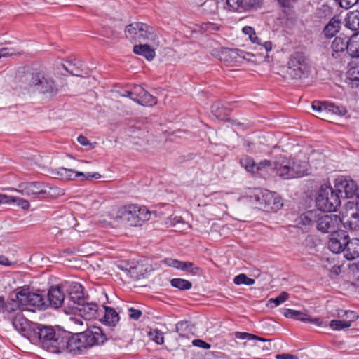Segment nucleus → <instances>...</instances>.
<instances>
[{"mask_svg": "<svg viewBox=\"0 0 359 359\" xmlns=\"http://www.w3.org/2000/svg\"><path fill=\"white\" fill-rule=\"evenodd\" d=\"M151 212L146 207H139L137 205H129L118 208L115 215H109V219L104 218L100 220L104 226H112L114 222H124L131 226L141 225L142 222L148 221L150 219Z\"/></svg>", "mask_w": 359, "mask_h": 359, "instance_id": "nucleus-1", "label": "nucleus"}, {"mask_svg": "<svg viewBox=\"0 0 359 359\" xmlns=\"http://www.w3.org/2000/svg\"><path fill=\"white\" fill-rule=\"evenodd\" d=\"M275 175L283 180L302 177L308 174V164L305 161L280 156L275 161Z\"/></svg>", "mask_w": 359, "mask_h": 359, "instance_id": "nucleus-2", "label": "nucleus"}, {"mask_svg": "<svg viewBox=\"0 0 359 359\" xmlns=\"http://www.w3.org/2000/svg\"><path fill=\"white\" fill-rule=\"evenodd\" d=\"M61 336L56 335L55 330L51 327H47L36 323L34 327L31 341H39L42 347L48 351L55 353L59 351V342Z\"/></svg>", "mask_w": 359, "mask_h": 359, "instance_id": "nucleus-3", "label": "nucleus"}, {"mask_svg": "<svg viewBox=\"0 0 359 359\" xmlns=\"http://www.w3.org/2000/svg\"><path fill=\"white\" fill-rule=\"evenodd\" d=\"M316 203L318 209L321 211L333 212L340 205L341 201L338 194L332 187L323 184L318 191Z\"/></svg>", "mask_w": 359, "mask_h": 359, "instance_id": "nucleus-4", "label": "nucleus"}, {"mask_svg": "<svg viewBox=\"0 0 359 359\" xmlns=\"http://www.w3.org/2000/svg\"><path fill=\"white\" fill-rule=\"evenodd\" d=\"M252 198L258 208L266 211H277L283 206L281 198L275 192L267 189H255Z\"/></svg>", "mask_w": 359, "mask_h": 359, "instance_id": "nucleus-5", "label": "nucleus"}, {"mask_svg": "<svg viewBox=\"0 0 359 359\" xmlns=\"http://www.w3.org/2000/svg\"><path fill=\"white\" fill-rule=\"evenodd\" d=\"M308 68V60L304 54L294 53L289 57L284 76L292 79H300L306 73Z\"/></svg>", "mask_w": 359, "mask_h": 359, "instance_id": "nucleus-6", "label": "nucleus"}, {"mask_svg": "<svg viewBox=\"0 0 359 359\" xmlns=\"http://www.w3.org/2000/svg\"><path fill=\"white\" fill-rule=\"evenodd\" d=\"M52 188L41 182H23L17 190L21 194L32 198H46L53 195Z\"/></svg>", "mask_w": 359, "mask_h": 359, "instance_id": "nucleus-7", "label": "nucleus"}, {"mask_svg": "<svg viewBox=\"0 0 359 359\" xmlns=\"http://www.w3.org/2000/svg\"><path fill=\"white\" fill-rule=\"evenodd\" d=\"M13 298L18 306V311H23L25 306L43 309L46 306L43 298L40 294L29 292L25 289L17 292Z\"/></svg>", "mask_w": 359, "mask_h": 359, "instance_id": "nucleus-8", "label": "nucleus"}, {"mask_svg": "<svg viewBox=\"0 0 359 359\" xmlns=\"http://www.w3.org/2000/svg\"><path fill=\"white\" fill-rule=\"evenodd\" d=\"M59 351L56 353H69L74 355L82 354L88 348L81 334L78 333L70 338L61 337L59 342Z\"/></svg>", "mask_w": 359, "mask_h": 359, "instance_id": "nucleus-9", "label": "nucleus"}, {"mask_svg": "<svg viewBox=\"0 0 359 359\" xmlns=\"http://www.w3.org/2000/svg\"><path fill=\"white\" fill-rule=\"evenodd\" d=\"M341 214L340 224L345 229L356 230L359 228V213L355 203H347Z\"/></svg>", "mask_w": 359, "mask_h": 359, "instance_id": "nucleus-10", "label": "nucleus"}, {"mask_svg": "<svg viewBox=\"0 0 359 359\" xmlns=\"http://www.w3.org/2000/svg\"><path fill=\"white\" fill-rule=\"evenodd\" d=\"M12 324L15 329L23 337L27 338L29 341L34 327H36V323L29 321L22 313V311H17L11 314Z\"/></svg>", "mask_w": 359, "mask_h": 359, "instance_id": "nucleus-11", "label": "nucleus"}, {"mask_svg": "<svg viewBox=\"0 0 359 359\" xmlns=\"http://www.w3.org/2000/svg\"><path fill=\"white\" fill-rule=\"evenodd\" d=\"M32 83L37 86L43 93H57L58 90L57 85L48 73L39 72L33 74Z\"/></svg>", "mask_w": 359, "mask_h": 359, "instance_id": "nucleus-12", "label": "nucleus"}, {"mask_svg": "<svg viewBox=\"0 0 359 359\" xmlns=\"http://www.w3.org/2000/svg\"><path fill=\"white\" fill-rule=\"evenodd\" d=\"M340 224V217L336 215H327L318 212L316 219V228L323 233H332Z\"/></svg>", "mask_w": 359, "mask_h": 359, "instance_id": "nucleus-13", "label": "nucleus"}, {"mask_svg": "<svg viewBox=\"0 0 359 359\" xmlns=\"http://www.w3.org/2000/svg\"><path fill=\"white\" fill-rule=\"evenodd\" d=\"M81 334L88 348L102 344L107 340L102 330L96 326L91 327Z\"/></svg>", "mask_w": 359, "mask_h": 359, "instance_id": "nucleus-14", "label": "nucleus"}, {"mask_svg": "<svg viewBox=\"0 0 359 359\" xmlns=\"http://www.w3.org/2000/svg\"><path fill=\"white\" fill-rule=\"evenodd\" d=\"M349 239V236L346 231L336 230L330 234L329 248L334 253H339L345 248Z\"/></svg>", "mask_w": 359, "mask_h": 359, "instance_id": "nucleus-15", "label": "nucleus"}, {"mask_svg": "<svg viewBox=\"0 0 359 359\" xmlns=\"http://www.w3.org/2000/svg\"><path fill=\"white\" fill-rule=\"evenodd\" d=\"M79 314L87 320L101 318L103 315V309L94 302H83L79 304Z\"/></svg>", "mask_w": 359, "mask_h": 359, "instance_id": "nucleus-16", "label": "nucleus"}, {"mask_svg": "<svg viewBox=\"0 0 359 359\" xmlns=\"http://www.w3.org/2000/svg\"><path fill=\"white\" fill-rule=\"evenodd\" d=\"M226 3L233 11L243 12L260 8L263 0H226Z\"/></svg>", "mask_w": 359, "mask_h": 359, "instance_id": "nucleus-17", "label": "nucleus"}, {"mask_svg": "<svg viewBox=\"0 0 359 359\" xmlns=\"http://www.w3.org/2000/svg\"><path fill=\"white\" fill-rule=\"evenodd\" d=\"M57 175L63 180H72L78 177H83L85 180L90 179H100L101 177V175L98 172H76L72 169H67L65 168L61 167L57 170Z\"/></svg>", "mask_w": 359, "mask_h": 359, "instance_id": "nucleus-18", "label": "nucleus"}, {"mask_svg": "<svg viewBox=\"0 0 359 359\" xmlns=\"http://www.w3.org/2000/svg\"><path fill=\"white\" fill-rule=\"evenodd\" d=\"M337 191L344 192L346 198L357 197L358 194V187L355 182L352 180H342L337 184Z\"/></svg>", "mask_w": 359, "mask_h": 359, "instance_id": "nucleus-19", "label": "nucleus"}, {"mask_svg": "<svg viewBox=\"0 0 359 359\" xmlns=\"http://www.w3.org/2000/svg\"><path fill=\"white\" fill-rule=\"evenodd\" d=\"M275 161L264 160L257 164V168L254 175L266 179L273 174L275 175Z\"/></svg>", "mask_w": 359, "mask_h": 359, "instance_id": "nucleus-20", "label": "nucleus"}, {"mask_svg": "<svg viewBox=\"0 0 359 359\" xmlns=\"http://www.w3.org/2000/svg\"><path fill=\"white\" fill-rule=\"evenodd\" d=\"M49 304L54 308L60 307L65 301V294L60 286L51 287L48 292Z\"/></svg>", "mask_w": 359, "mask_h": 359, "instance_id": "nucleus-21", "label": "nucleus"}, {"mask_svg": "<svg viewBox=\"0 0 359 359\" xmlns=\"http://www.w3.org/2000/svg\"><path fill=\"white\" fill-rule=\"evenodd\" d=\"M149 33L151 32V29L149 27V25L142 23V22H134L128 25L126 27L125 32L127 37H130L134 39L135 40H139V34L140 32L144 31Z\"/></svg>", "mask_w": 359, "mask_h": 359, "instance_id": "nucleus-22", "label": "nucleus"}, {"mask_svg": "<svg viewBox=\"0 0 359 359\" xmlns=\"http://www.w3.org/2000/svg\"><path fill=\"white\" fill-rule=\"evenodd\" d=\"M346 83L352 88L359 86V65L354 62L349 63Z\"/></svg>", "mask_w": 359, "mask_h": 359, "instance_id": "nucleus-23", "label": "nucleus"}, {"mask_svg": "<svg viewBox=\"0 0 359 359\" xmlns=\"http://www.w3.org/2000/svg\"><path fill=\"white\" fill-rule=\"evenodd\" d=\"M348 260H353L359 257V239H349L341 251Z\"/></svg>", "mask_w": 359, "mask_h": 359, "instance_id": "nucleus-24", "label": "nucleus"}, {"mask_svg": "<svg viewBox=\"0 0 359 359\" xmlns=\"http://www.w3.org/2000/svg\"><path fill=\"white\" fill-rule=\"evenodd\" d=\"M158 46H152L150 43L135 45L133 47V52L136 55H140L144 57L147 60H152L155 55V49Z\"/></svg>", "mask_w": 359, "mask_h": 359, "instance_id": "nucleus-25", "label": "nucleus"}, {"mask_svg": "<svg viewBox=\"0 0 359 359\" xmlns=\"http://www.w3.org/2000/svg\"><path fill=\"white\" fill-rule=\"evenodd\" d=\"M69 298L74 304H81L83 302V287L79 283H72L68 290Z\"/></svg>", "mask_w": 359, "mask_h": 359, "instance_id": "nucleus-26", "label": "nucleus"}, {"mask_svg": "<svg viewBox=\"0 0 359 359\" xmlns=\"http://www.w3.org/2000/svg\"><path fill=\"white\" fill-rule=\"evenodd\" d=\"M318 210H312L302 214L296 219L297 224L310 226L313 223H316V219L318 217Z\"/></svg>", "mask_w": 359, "mask_h": 359, "instance_id": "nucleus-27", "label": "nucleus"}, {"mask_svg": "<svg viewBox=\"0 0 359 359\" xmlns=\"http://www.w3.org/2000/svg\"><path fill=\"white\" fill-rule=\"evenodd\" d=\"M18 308V306L13 297L5 302L4 298L0 296V312L4 313L8 318H11V314L15 313Z\"/></svg>", "mask_w": 359, "mask_h": 359, "instance_id": "nucleus-28", "label": "nucleus"}, {"mask_svg": "<svg viewBox=\"0 0 359 359\" xmlns=\"http://www.w3.org/2000/svg\"><path fill=\"white\" fill-rule=\"evenodd\" d=\"M149 27L151 29V34H149V32H146L144 31L145 29L144 28V31L142 32H141L140 34H139L138 41L140 42H145V43H150L152 46H158L159 39L158 35L155 32L154 28L150 25H149ZM146 29L147 30L148 29Z\"/></svg>", "mask_w": 359, "mask_h": 359, "instance_id": "nucleus-29", "label": "nucleus"}, {"mask_svg": "<svg viewBox=\"0 0 359 359\" xmlns=\"http://www.w3.org/2000/svg\"><path fill=\"white\" fill-rule=\"evenodd\" d=\"M340 27L341 21L333 17L324 27L323 33L326 38H332L339 31Z\"/></svg>", "mask_w": 359, "mask_h": 359, "instance_id": "nucleus-30", "label": "nucleus"}, {"mask_svg": "<svg viewBox=\"0 0 359 359\" xmlns=\"http://www.w3.org/2000/svg\"><path fill=\"white\" fill-rule=\"evenodd\" d=\"M243 52L238 49L224 48L221 53V60L226 62H237L239 58H245Z\"/></svg>", "mask_w": 359, "mask_h": 359, "instance_id": "nucleus-31", "label": "nucleus"}, {"mask_svg": "<svg viewBox=\"0 0 359 359\" xmlns=\"http://www.w3.org/2000/svg\"><path fill=\"white\" fill-rule=\"evenodd\" d=\"M348 41L345 38L336 37L332 43V56L337 58L339 53L347 50Z\"/></svg>", "mask_w": 359, "mask_h": 359, "instance_id": "nucleus-32", "label": "nucleus"}, {"mask_svg": "<svg viewBox=\"0 0 359 359\" xmlns=\"http://www.w3.org/2000/svg\"><path fill=\"white\" fill-rule=\"evenodd\" d=\"M103 309L104 322L109 326H115L119 321L118 313L112 308L109 306H102Z\"/></svg>", "mask_w": 359, "mask_h": 359, "instance_id": "nucleus-33", "label": "nucleus"}, {"mask_svg": "<svg viewBox=\"0 0 359 359\" xmlns=\"http://www.w3.org/2000/svg\"><path fill=\"white\" fill-rule=\"evenodd\" d=\"M347 52L352 57H359V32L348 40Z\"/></svg>", "mask_w": 359, "mask_h": 359, "instance_id": "nucleus-34", "label": "nucleus"}, {"mask_svg": "<svg viewBox=\"0 0 359 359\" xmlns=\"http://www.w3.org/2000/svg\"><path fill=\"white\" fill-rule=\"evenodd\" d=\"M201 8V12L205 15H216L218 9L217 0H205L201 4L196 3Z\"/></svg>", "mask_w": 359, "mask_h": 359, "instance_id": "nucleus-35", "label": "nucleus"}, {"mask_svg": "<svg viewBox=\"0 0 359 359\" xmlns=\"http://www.w3.org/2000/svg\"><path fill=\"white\" fill-rule=\"evenodd\" d=\"M345 26L351 29L357 30L359 29V11H353L347 13L345 18Z\"/></svg>", "mask_w": 359, "mask_h": 359, "instance_id": "nucleus-36", "label": "nucleus"}, {"mask_svg": "<svg viewBox=\"0 0 359 359\" xmlns=\"http://www.w3.org/2000/svg\"><path fill=\"white\" fill-rule=\"evenodd\" d=\"M283 315L286 318H294L304 323H307V320H309V316H308L306 313L291 309H285Z\"/></svg>", "mask_w": 359, "mask_h": 359, "instance_id": "nucleus-37", "label": "nucleus"}, {"mask_svg": "<svg viewBox=\"0 0 359 359\" xmlns=\"http://www.w3.org/2000/svg\"><path fill=\"white\" fill-rule=\"evenodd\" d=\"M137 99L138 100L137 103L142 106L152 107L157 104V98L149 94L146 90L141 98Z\"/></svg>", "mask_w": 359, "mask_h": 359, "instance_id": "nucleus-38", "label": "nucleus"}, {"mask_svg": "<svg viewBox=\"0 0 359 359\" xmlns=\"http://www.w3.org/2000/svg\"><path fill=\"white\" fill-rule=\"evenodd\" d=\"M171 285L181 290H189L192 284L187 280L182 278H173L170 281Z\"/></svg>", "mask_w": 359, "mask_h": 359, "instance_id": "nucleus-39", "label": "nucleus"}, {"mask_svg": "<svg viewBox=\"0 0 359 359\" xmlns=\"http://www.w3.org/2000/svg\"><path fill=\"white\" fill-rule=\"evenodd\" d=\"M241 165L249 172L255 175L257 164H255L252 158L249 156H245L241 159Z\"/></svg>", "mask_w": 359, "mask_h": 359, "instance_id": "nucleus-40", "label": "nucleus"}, {"mask_svg": "<svg viewBox=\"0 0 359 359\" xmlns=\"http://www.w3.org/2000/svg\"><path fill=\"white\" fill-rule=\"evenodd\" d=\"M325 107L326 114L328 112H331L334 114L344 116L346 113V109L344 107L337 106L333 103H327Z\"/></svg>", "mask_w": 359, "mask_h": 359, "instance_id": "nucleus-41", "label": "nucleus"}, {"mask_svg": "<svg viewBox=\"0 0 359 359\" xmlns=\"http://www.w3.org/2000/svg\"><path fill=\"white\" fill-rule=\"evenodd\" d=\"M330 327L333 330H341L351 327V324L345 320H332L330 323Z\"/></svg>", "mask_w": 359, "mask_h": 359, "instance_id": "nucleus-42", "label": "nucleus"}, {"mask_svg": "<svg viewBox=\"0 0 359 359\" xmlns=\"http://www.w3.org/2000/svg\"><path fill=\"white\" fill-rule=\"evenodd\" d=\"M233 283L236 285L244 284L246 285H252L255 283V280L248 277L244 273H241L233 278Z\"/></svg>", "mask_w": 359, "mask_h": 359, "instance_id": "nucleus-43", "label": "nucleus"}, {"mask_svg": "<svg viewBox=\"0 0 359 359\" xmlns=\"http://www.w3.org/2000/svg\"><path fill=\"white\" fill-rule=\"evenodd\" d=\"M144 90H145L142 86L136 85L128 91V95H130V98L137 102L138 100L137 98H141Z\"/></svg>", "mask_w": 359, "mask_h": 359, "instance_id": "nucleus-44", "label": "nucleus"}, {"mask_svg": "<svg viewBox=\"0 0 359 359\" xmlns=\"http://www.w3.org/2000/svg\"><path fill=\"white\" fill-rule=\"evenodd\" d=\"M149 336L152 341H155L158 344L161 345L164 343L163 332L157 329L151 330L149 332Z\"/></svg>", "mask_w": 359, "mask_h": 359, "instance_id": "nucleus-45", "label": "nucleus"}, {"mask_svg": "<svg viewBox=\"0 0 359 359\" xmlns=\"http://www.w3.org/2000/svg\"><path fill=\"white\" fill-rule=\"evenodd\" d=\"M326 105L327 103H323L319 101H314L312 103L313 109L319 113L321 119H324L326 117Z\"/></svg>", "mask_w": 359, "mask_h": 359, "instance_id": "nucleus-46", "label": "nucleus"}, {"mask_svg": "<svg viewBox=\"0 0 359 359\" xmlns=\"http://www.w3.org/2000/svg\"><path fill=\"white\" fill-rule=\"evenodd\" d=\"M289 298V294L286 292H282L277 297L271 298L269 299V303H273L274 306L271 307H276L285 302Z\"/></svg>", "mask_w": 359, "mask_h": 359, "instance_id": "nucleus-47", "label": "nucleus"}, {"mask_svg": "<svg viewBox=\"0 0 359 359\" xmlns=\"http://www.w3.org/2000/svg\"><path fill=\"white\" fill-rule=\"evenodd\" d=\"M341 317H345L344 319L346 322L349 323L351 325L352 323L358 318V315L353 311H344L343 314H340Z\"/></svg>", "mask_w": 359, "mask_h": 359, "instance_id": "nucleus-48", "label": "nucleus"}, {"mask_svg": "<svg viewBox=\"0 0 359 359\" xmlns=\"http://www.w3.org/2000/svg\"><path fill=\"white\" fill-rule=\"evenodd\" d=\"M11 203H16V204L24 210H27L29 208V202L24 198L11 196Z\"/></svg>", "mask_w": 359, "mask_h": 359, "instance_id": "nucleus-49", "label": "nucleus"}, {"mask_svg": "<svg viewBox=\"0 0 359 359\" xmlns=\"http://www.w3.org/2000/svg\"><path fill=\"white\" fill-rule=\"evenodd\" d=\"M189 325L187 321H181L176 324V332L182 337L186 335L185 331L188 329Z\"/></svg>", "mask_w": 359, "mask_h": 359, "instance_id": "nucleus-50", "label": "nucleus"}, {"mask_svg": "<svg viewBox=\"0 0 359 359\" xmlns=\"http://www.w3.org/2000/svg\"><path fill=\"white\" fill-rule=\"evenodd\" d=\"M341 8L345 9H348L353 6H354L356 3H358V0H334Z\"/></svg>", "mask_w": 359, "mask_h": 359, "instance_id": "nucleus-51", "label": "nucleus"}, {"mask_svg": "<svg viewBox=\"0 0 359 359\" xmlns=\"http://www.w3.org/2000/svg\"><path fill=\"white\" fill-rule=\"evenodd\" d=\"M187 272H189L194 276H201L203 273V270L191 262V266L188 267Z\"/></svg>", "mask_w": 359, "mask_h": 359, "instance_id": "nucleus-52", "label": "nucleus"}, {"mask_svg": "<svg viewBox=\"0 0 359 359\" xmlns=\"http://www.w3.org/2000/svg\"><path fill=\"white\" fill-rule=\"evenodd\" d=\"M142 313L140 310L130 308L128 309V316L131 319L138 320L142 316Z\"/></svg>", "mask_w": 359, "mask_h": 359, "instance_id": "nucleus-53", "label": "nucleus"}, {"mask_svg": "<svg viewBox=\"0 0 359 359\" xmlns=\"http://www.w3.org/2000/svg\"><path fill=\"white\" fill-rule=\"evenodd\" d=\"M15 52L13 48H0V58L3 57H8L15 55Z\"/></svg>", "mask_w": 359, "mask_h": 359, "instance_id": "nucleus-54", "label": "nucleus"}, {"mask_svg": "<svg viewBox=\"0 0 359 359\" xmlns=\"http://www.w3.org/2000/svg\"><path fill=\"white\" fill-rule=\"evenodd\" d=\"M193 344L196 346L203 348L204 349H209L211 347L210 344H208L207 342H205L201 339L194 340Z\"/></svg>", "mask_w": 359, "mask_h": 359, "instance_id": "nucleus-55", "label": "nucleus"}, {"mask_svg": "<svg viewBox=\"0 0 359 359\" xmlns=\"http://www.w3.org/2000/svg\"><path fill=\"white\" fill-rule=\"evenodd\" d=\"M297 0H278L279 5L283 8H291L296 3Z\"/></svg>", "mask_w": 359, "mask_h": 359, "instance_id": "nucleus-56", "label": "nucleus"}, {"mask_svg": "<svg viewBox=\"0 0 359 359\" xmlns=\"http://www.w3.org/2000/svg\"><path fill=\"white\" fill-rule=\"evenodd\" d=\"M235 337L240 339L252 340V334L248 333V332H236L235 333Z\"/></svg>", "mask_w": 359, "mask_h": 359, "instance_id": "nucleus-57", "label": "nucleus"}, {"mask_svg": "<svg viewBox=\"0 0 359 359\" xmlns=\"http://www.w3.org/2000/svg\"><path fill=\"white\" fill-rule=\"evenodd\" d=\"M163 262L168 266L177 269L179 264V260L171 258H168L163 260Z\"/></svg>", "mask_w": 359, "mask_h": 359, "instance_id": "nucleus-58", "label": "nucleus"}, {"mask_svg": "<svg viewBox=\"0 0 359 359\" xmlns=\"http://www.w3.org/2000/svg\"><path fill=\"white\" fill-rule=\"evenodd\" d=\"M65 70L69 72L72 75L76 76H83L81 74V69L79 67L73 68V69H69V67L65 66Z\"/></svg>", "mask_w": 359, "mask_h": 359, "instance_id": "nucleus-59", "label": "nucleus"}, {"mask_svg": "<svg viewBox=\"0 0 359 359\" xmlns=\"http://www.w3.org/2000/svg\"><path fill=\"white\" fill-rule=\"evenodd\" d=\"M276 359H298L297 356L290 353L276 354Z\"/></svg>", "mask_w": 359, "mask_h": 359, "instance_id": "nucleus-60", "label": "nucleus"}, {"mask_svg": "<svg viewBox=\"0 0 359 359\" xmlns=\"http://www.w3.org/2000/svg\"><path fill=\"white\" fill-rule=\"evenodd\" d=\"M11 196L0 194V205L2 204H11Z\"/></svg>", "mask_w": 359, "mask_h": 359, "instance_id": "nucleus-61", "label": "nucleus"}, {"mask_svg": "<svg viewBox=\"0 0 359 359\" xmlns=\"http://www.w3.org/2000/svg\"><path fill=\"white\" fill-rule=\"evenodd\" d=\"M191 266V262H190L179 261V264H178V267L177 269L187 271L188 267Z\"/></svg>", "mask_w": 359, "mask_h": 359, "instance_id": "nucleus-62", "label": "nucleus"}, {"mask_svg": "<svg viewBox=\"0 0 359 359\" xmlns=\"http://www.w3.org/2000/svg\"><path fill=\"white\" fill-rule=\"evenodd\" d=\"M0 264L4 266H11L12 262L4 255H0Z\"/></svg>", "mask_w": 359, "mask_h": 359, "instance_id": "nucleus-63", "label": "nucleus"}, {"mask_svg": "<svg viewBox=\"0 0 359 359\" xmlns=\"http://www.w3.org/2000/svg\"><path fill=\"white\" fill-rule=\"evenodd\" d=\"M78 140V142L81 144V145H83V146H87V145H89L90 144V142L88 140V139L83 136V135H79L77 138Z\"/></svg>", "mask_w": 359, "mask_h": 359, "instance_id": "nucleus-64", "label": "nucleus"}]
</instances>
